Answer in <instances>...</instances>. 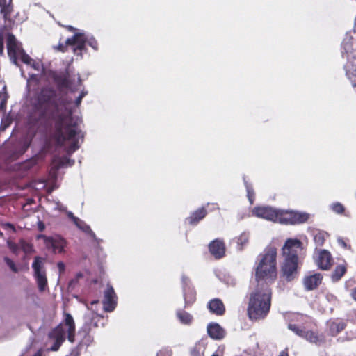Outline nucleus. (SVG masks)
<instances>
[{"instance_id": "864d4df0", "label": "nucleus", "mask_w": 356, "mask_h": 356, "mask_svg": "<svg viewBox=\"0 0 356 356\" xmlns=\"http://www.w3.org/2000/svg\"><path fill=\"white\" fill-rule=\"evenodd\" d=\"M351 296L356 301V287L352 290Z\"/></svg>"}, {"instance_id": "6ab92c4d", "label": "nucleus", "mask_w": 356, "mask_h": 356, "mask_svg": "<svg viewBox=\"0 0 356 356\" xmlns=\"http://www.w3.org/2000/svg\"><path fill=\"white\" fill-rule=\"evenodd\" d=\"M207 307L209 311L216 315H222L225 308L223 302L218 298H214L208 302Z\"/></svg>"}, {"instance_id": "7c9ffc66", "label": "nucleus", "mask_w": 356, "mask_h": 356, "mask_svg": "<svg viewBox=\"0 0 356 356\" xmlns=\"http://www.w3.org/2000/svg\"><path fill=\"white\" fill-rule=\"evenodd\" d=\"M252 216L267 219V207H256L252 210Z\"/></svg>"}, {"instance_id": "7ed1b4c3", "label": "nucleus", "mask_w": 356, "mask_h": 356, "mask_svg": "<svg viewBox=\"0 0 356 356\" xmlns=\"http://www.w3.org/2000/svg\"><path fill=\"white\" fill-rule=\"evenodd\" d=\"M302 249V243L298 239L289 238L282 248L284 262L281 266L283 277L288 282L293 280L298 274V251Z\"/></svg>"}, {"instance_id": "5701e85b", "label": "nucleus", "mask_w": 356, "mask_h": 356, "mask_svg": "<svg viewBox=\"0 0 356 356\" xmlns=\"http://www.w3.org/2000/svg\"><path fill=\"white\" fill-rule=\"evenodd\" d=\"M27 66L31 67L35 71L40 72L42 70V63L40 60H35L32 59L28 54H24L20 59Z\"/></svg>"}, {"instance_id": "393cba45", "label": "nucleus", "mask_w": 356, "mask_h": 356, "mask_svg": "<svg viewBox=\"0 0 356 356\" xmlns=\"http://www.w3.org/2000/svg\"><path fill=\"white\" fill-rule=\"evenodd\" d=\"M1 14L6 19L13 10L12 0H0Z\"/></svg>"}, {"instance_id": "bf43d9fd", "label": "nucleus", "mask_w": 356, "mask_h": 356, "mask_svg": "<svg viewBox=\"0 0 356 356\" xmlns=\"http://www.w3.org/2000/svg\"><path fill=\"white\" fill-rule=\"evenodd\" d=\"M65 85H66L67 86H70V81H69V80H68V78H66V79H65Z\"/></svg>"}, {"instance_id": "f03ea898", "label": "nucleus", "mask_w": 356, "mask_h": 356, "mask_svg": "<svg viewBox=\"0 0 356 356\" xmlns=\"http://www.w3.org/2000/svg\"><path fill=\"white\" fill-rule=\"evenodd\" d=\"M257 289L250 294L248 315L251 320L265 318L267 314V252L264 251L257 258L255 266Z\"/></svg>"}, {"instance_id": "4d7b16f0", "label": "nucleus", "mask_w": 356, "mask_h": 356, "mask_svg": "<svg viewBox=\"0 0 356 356\" xmlns=\"http://www.w3.org/2000/svg\"><path fill=\"white\" fill-rule=\"evenodd\" d=\"M278 356H289V354L286 350H283L280 353Z\"/></svg>"}, {"instance_id": "ea45409f", "label": "nucleus", "mask_w": 356, "mask_h": 356, "mask_svg": "<svg viewBox=\"0 0 356 356\" xmlns=\"http://www.w3.org/2000/svg\"><path fill=\"white\" fill-rule=\"evenodd\" d=\"M2 227L5 230L10 231L13 233L16 232L14 225H13L11 223H9V222L3 223V224H2Z\"/></svg>"}, {"instance_id": "2eb2a0df", "label": "nucleus", "mask_w": 356, "mask_h": 356, "mask_svg": "<svg viewBox=\"0 0 356 356\" xmlns=\"http://www.w3.org/2000/svg\"><path fill=\"white\" fill-rule=\"evenodd\" d=\"M316 264L318 266L323 270H328L332 262V257L330 253L326 250L319 251L316 257Z\"/></svg>"}, {"instance_id": "4c0bfd02", "label": "nucleus", "mask_w": 356, "mask_h": 356, "mask_svg": "<svg viewBox=\"0 0 356 356\" xmlns=\"http://www.w3.org/2000/svg\"><path fill=\"white\" fill-rule=\"evenodd\" d=\"M171 355H172V350L169 348H163L161 350H160L156 354V356H171Z\"/></svg>"}, {"instance_id": "f257e3e1", "label": "nucleus", "mask_w": 356, "mask_h": 356, "mask_svg": "<svg viewBox=\"0 0 356 356\" xmlns=\"http://www.w3.org/2000/svg\"><path fill=\"white\" fill-rule=\"evenodd\" d=\"M55 91L49 88L42 89L35 103L40 123L44 124L47 130L54 131L57 142L65 146L68 156L72 154L83 141L81 129V119L74 117L68 108L61 112L55 104Z\"/></svg>"}, {"instance_id": "e2e57ef3", "label": "nucleus", "mask_w": 356, "mask_h": 356, "mask_svg": "<svg viewBox=\"0 0 356 356\" xmlns=\"http://www.w3.org/2000/svg\"><path fill=\"white\" fill-rule=\"evenodd\" d=\"M57 188V186H54L51 188L48 189V191H49V193H51L54 189H55V188Z\"/></svg>"}, {"instance_id": "c85d7f7f", "label": "nucleus", "mask_w": 356, "mask_h": 356, "mask_svg": "<svg viewBox=\"0 0 356 356\" xmlns=\"http://www.w3.org/2000/svg\"><path fill=\"white\" fill-rule=\"evenodd\" d=\"M78 336L82 337L79 343L80 346H90L93 341V337L89 334V332H84L83 330L79 332Z\"/></svg>"}, {"instance_id": "de8ad7c7", "label": "nucleus", "mask_w": 356, "mask_h": 356, "mask_svg": "<svg viewBox=\"0 0 356 356\" xmlns=\"http://www.w3.org/2000/svg\"><path fill=\"white\" fill-rule=\"evenodd\" d=\"M51 236H47L46 235H44V234H39L37 236V239H42L43 241H44V245H46V244L47 243V241L49 240Z\"/></svg>"}, {"instance_id": "0eeeda50", "label": "nucleus", "mask_w": 356, "mask_h": 356, "mask_svg": "<svg viewBox=\"0 0 356 356\" xmlns=\"http://www.w3.org/2000/svg\"><path fill=\"white\" fill-rule=\"evenodd\" d=\"M33 270V276L38 284V290L40 292L45 291L47 286V279L46 270L44 268V259L40 257H35L32 263Z\"/></svg>"}, {"instance_id": "3c124183", "label": "nucleus", "mask_w": 356, "mask_h": 356, "mask_svg": "<svg viewBox=\"0 0 356 356\" xmlns=\"http://www.w3.org/2000/svg\"><path fill=\"white\" fill-rule=\"evenodd\" d=\"M343 46L346 53H348L351 49V45L348 42H343Z\"/></svg>"}, {"instance_id": "f704fd0d", "label": "nucleus", "mask_w": 356, "mask_h": 356, "mask_svg": "<svg viewBox=\"0 0 356 356\" xmlns=\"http://www.w3.org/2000/svg\"><path fill=\"white\" fill-rule=\"evenodd\" d=\"M330 208L334 213L338 214H341L345 210L344 207L339 202L332 204Z\"/></svg>"}, {"instance_id": "4be33fe9", "label": "nucleus", "mask_w": 356, "mask_h": 356, "mask_svg": "<svg viewBox=\"0 0 356 356\" xmlns=\"http://www.w3.org/2000/svg\"><path fill=\"white\" fill-rule=\"evenodd\" d=\"M327 326L329 334L334 337L343 330L346 324L342 321H329Z\"/></svg>"}, {"instance_id": "bb28decb", "label": "nucleus", "mask_w": 356, "mask_h": 356, "mask_svg": "<svg viewBox=\"0 0 356 356\" xmlns=\"http://www.w3.org/2000/svg\"><path fill=\"white\" fill-rule=\"evenodd\" d=\"M346 266L344 264L337 266L331 275L332 282H336L340 280L346 273Z\"/></svg>"}, {"instance_id": "9d476101", "label": "nucleus", "mask_w": 356, "mask_h": 356, "mask_svg": "<svg viewBox=\"0 0 356 356\" xmlns=\"http://www.w3.org/2000/svg\"><path fill=\"white\" fill-rule=\"evenodd\" d=\"M117 305V296L112 286L108 284L104 291L103 306L106 312H112Z\"/></svg>"}, {"instance_id": "603ef678", "label": "nucleus", "mask_w": 356, "mask_h": 356, "mask_svg": "<svg viewBox=\"0 0 356 356\" xmlns=\"http://www.w3.org/2000/svg\"><path fill=\"white\" fill-rule=\"evenodd\" d=\"M33 80H38L37 75L34 74H29V78L27 79L28 85L29 84L31 81H33Z\"/></svg>"}, {"instance_id": "c9c22d12", "label": "nucleus", "mask_w": 356, "mask_h": 356, "mask_svg": "<svg viewBox=\"0 0 356 356\" xmlns=\"http://www.w3.org/2000/svg\"><path fill=\"white\" fill-rule=\"evenodd\" d=\"M8 247L14 253L17 254L19 251V243H15L12 241H8Z\"/></svg>"}, {"instance_id": "2f4dec72", "label": "nucleus", "mask_w": 356, "mask_h": 356, "mask_svg": "<svg viewBox=\"0 0 356 356\" xmlns=\"http://www.w3.org/2000/svg\"><path fill=\"white\" fill-rule=\"evenodd\" d=\"M243 181L247 192V197L250 204H252L254 201V192L252 185L248 183L245 177H243Z\"/></svg>"}, {"instance_id": "1a4fd4ad", "label": "nucleus", "mask_w": 356, "mask_h": 356, "mask_svg": "<svg viewBox=\"0 0 356 356\" xmlns=\"http://www.w3.org/2000/svg\"><path fill=\"white\" fill-rule=\"evenodd\" d=\"M288 328L292 332H293L298 336L301 337L302 338L306 339L310 343L318 344L322 341V339L314 332L299 328L295 324L289 323L288 325Z\"/></svg>"}, {"instance_id": "13d9d810", "label": "nucleus", "mask_w": 356, "mask_h": 356, "mask_svg": "<svg viewBox=\"0 0 356 356\" xmlns=\"http://www.w3.org/2000/svg\"><path fill=\"white\" fill-rule=\"evenodd\" d=\"M212 356H222V354L220 353V350H218L216 353L213 354Z\"/></svg>"}, {"instance_id": "473e14b6", "label": "nucleus", "mask_w": 356, "mask_h": 356, "mask_svg": "<svg viewBox=\"0 0 356 356\" xmlns=\"http://www.w3.org/2000/svg\"><path fill=\"white\" fill-rule=\"evenodd\" d=\"M6 88L4 82L0 81V110L3 109L6 105Z\"/></svg>"}, {"instance_id": "72a5a7b5", "label": "nucleus", "mask_w": 356, "mask_h": 356, "mask_svg": "<svg viewBox=\"0 0 356 356\" xmlns=\"http://www.w3.org/2000/svg\"><path fill=\"white\" fill-rule=\"evenodd\" d=\"M19 250H22L25 253H31L33 252V245L31 243L25 241L24 240H20L19 241Z\"/></svg>"}, {"instance_id": "37998d69", "label": "nucleus", "mask_w": 356, "mask_h": 356, "mask_svg": "<svg viewBox=\"0 0 356 356\" xmlns=\"http://www.w3.org/2000/svg\"><path fill=\"white\" fill-rule=\"evenodd\" d=\"M66 212V214L67 216V217L72 220V221L74 222V224L75 223V222L76 221V219H78L79 218L78 217H76L74 213L72 212V211H65Z\"/></svg>"}, {"instance_id": "20e7f679", "label": "nucleus", "mask_w": 356, "mask_h": 356, "mask_svg": "<svg viewBox=\"0 0 356 356\" xmlns=\"http://www.w3.org/2000/svg\"><path fill=\"white\" fill-rule=\"evenodd\" d=\"M74 336L75 325L74 319L70 314H65L63 323H61L49 333V338L54 341V345L49 349L52 351L58 350L66 337L69 341L73 343Z\"/></svg>"}, {"instance_id": "a18cd8bd", "label": "nucleus", "mask_w": 356, "mask_h": 356, "mask_svg": "<svg viewBox=\"0 0 356 356\" xmlns=\"http://www.w3.org/2000/svg\"><path fill=\"white\" fill-rule=\"evenodd\" d=\"M55 209H57V210H59V211H65L67 208L66 207H65L64 205H63L61 203H60L59 202H56L55 203Z\"/></svg>"}, {"instance_id": "338daca9", "label": "nucleus", "mask_w": 356, "mask_h": 356, "mask_svg": "<svg viewBox=\"0 0 356 356\" xmlns=\"http://www.w3.org/2000/svg\"><path fill=\"white\" fill-rule=\"evenodd\" d=\"M97 303H98V301H97V300H94V301H92V302H91V305L92 306V305H95V304H97Z\"/></svg>"}, {"instance_id": "ddd939ff", "label": "nucleus", "mask_w": 356, "mask_h": 356, "mask_svg": "<svg viewBox=\"0 0 356 356\" xmlns=\"http://www.w3.org/2000/svg\"><path fill=\"white\" fill-rule=\"evenodd\" d=\"M276 256V249L268 248V282L274 281L277 277Z\"/></svg>"}, {"instance_id": "4468645a", "label": "nucleus", "mask_w": 356, "mask_h": 356, "mask_svg": "<svg viewBox=\"0 0 356 356\" xmlns=\"http://www.w3.org/2000/svg\"><path fill=\"white\" fill-rule=\"evenodd\" d=\"M65 245V241L63 238L60 236H51L45 246L54 254H60L64 251Z\"/></svg>"}, {"instance_id": "58836bf2", "label": "nucleus", "mask_w": 356, "mask_h": 356, "mask_svg": "<svg viewBox=\"0 0 356 356\" xmlns=\"http://www.w3.org/2000/svg\"><path fill=\"white\" fill-rule=\"evenodd\" d=\"M314 240L318 245H322L324 243V236L321 233L316 234Z\"/></svg>"}, {"instance_id": "0e129e2a", "label": "nucleus", "mask_w": 356, "mask_h": 356, "mask_svg": "<svg viewBox=\"0 0 356 356\" xmlns=\"http://www.w3.org/2000/svg\"><path fill=\"white\" fill-rule=\"evenodd\" d=\"M26 147L24 148L23 149L21 150L20 153L19 154V155L22 154L24 153V152L26 151Z\"/></svg>"}, {"instance_id": "423d86ee", "label": "nucleus", "mask_w": 356, "mask_h": 356, "mask_svg": "<svg viewBox=\"0 0 356 356\" xmlns=\"http://www.w3.org/2000/svg\"><path fill=\"white\" fill-rule=\"evenodd\" d=\"M67 46L71 47V50L77 56H82V51H85L86 44L90 46L95 51L99 49V44L95 37L86 33L84 31H79L74 35L67 39Z\"/></svg>"}, {"instance_id": "49530a36", "label": "nucleus", "mask_w": 356, "mask_h": 356, "mask_svg": "<svg viewBox=\"0 0 356 356\" xmlns=\"http://www.w3.org/2000/svg\"><path fill=\"white\" fill-rule=\"evenodd\" d=\"M337 242L343 248H350V245L348 246L342 238H338Z\"/></svg>"}, {"instance_id": "774afa93", "label": "nucleus", "mask_w": 356, "mask_h": 356, "mask_svg": "<svg viewBox=\"0 0 356 356\" xmlns=\"http://www.w3.org/2000/svg\"><path fill=\"white\" fill-rule=\"evenodd\" d=\"M350 69H347V70H346V74H347V75H348V76H349V75H350Z\"/></svg>"}, {"instance_id": "412c9836", "label": "nucleus", "mask_w": 356, "mask_h": 356, "mask_svg": "<svg viewBox=\"0 0 356 356\" xmlns=\"http://www.w3.org/2000/svg\"><path fill=\"white\" fill-rule=\"evenodd\" d=\"M207 215V210L204 208H199L194 212H193L190 216H188L186 221L188 222L190 225H197L200 220L203 219Z\"/></svg>"}, {"instance_id": "79ce46f5", "label": "nucleus", "mask_w": 356, "mask_h": 356, "mask_svg": "<svg viewBox=\"0 0 356 356\" xmlns=\"http://www.w3.org/2000/svg\"><path fill=\"white\" fill-rule=\"evenodd\" d=\"M81 277H82V274H81V273L77 274L76 277L70 282L69 286L72 287V288L74 287L75 285L76 284V283L78 282L79 279Z\"/></svg>"}, {"instance_id": "a211bd4d", "label": "nucleus", "mask_w": 356, "mask_h": 356, "mask_svg": "<svg viewBox=\"0 0 356 356\" xmlns=\"http://www.w3.org/2000/svg\"><path fill=\"white\" fill-rule=\"evenodd\" d=\"M209 336L216 340H220L225 336V331L217 323H211L207 325Z\"/></svg>"}, {"instance_id": "052dcab7", "label": "nucleus", "mask_w": 356, "mask_h": 356, "mask_svg": "<svg viewBox=\"0 0 356 356\" xmlns=\"http://www.w3.org/2000/svg\"><path fill=\"white\" fill-rule=\"evenodd\" d=\"M34 356H42V351H38Z\"/></svg>"}, {"instance_id": "c756f323", "label": "nucleus", "mask_w": 356, "mask_h": 356, "mask_svg": "<svg viewBox=\"0 0 356 356\" xmlns=\"http://www.w3.org/2000/svg\"><path fill=\"white\" fill-rule=\"evenodd\" d=\"M37 163V159L31 158L24 162L18 164V170L21 171H26L32 168Z\"/></svg>"}, {"instance_id": "69168bd1", "label": "nucleus", "mask_w": 356, "mask_h": 356, "mask_svg": "<svg viewBox=\"0 0 356 356\" xmlns=\"http://www.w3.org/2000/svg\"><path fill=\"white\" fill-rule=\"evenodd\" d=\"M72 355H74V356H79V353L76 350L75 352H73Z\"/></svg>"}, {"instance_id": "6e6552de", "label": "nucleus", "mask_w": 356, "mask_h": 356, "mask_svg": "<svg viewBox=\"0 0 356 356\" xmlns=\"http://www.w3.org/2000/svg\"><path fill=\"white\" fill-rule=\"evenodd\" d=\"M7 49L8 56L12 63L19 66L17 58L21 59L22 56L26 54V53L22 49L21 43L17 40L16 38L13 34H8L7 36Z\"/></svg>"}, {"instance_id": "39448f33", "label": "nucleus", "mask_w": 356, "mask_h": 356, "mask_svg": "<svg viewBox=\"0 0 356 356\" xmlns=\"http://www.w3.org/2000/svg\"><path fill=\"white\" fill-rule=\"evenodd\" d=\"M309 218L307 213L284 211L268 207V220L280 224H298L306 222Z\"/></svg>"}, {"instance_id": "aec40b11", "label": "nucleus", "mask_w": 356, "mask_h": 356, "mask_svg": "<svg viewBox=\"0 0 356 356\" xmlns=\"http://www.w3.org/2000/svg\"><path fill=\"white\" fill-rule=\"evenodd\" d=\"M250 238V232L249 231L243 232L239 236L233 238L236 244V249L242 251L248 245Z\"/></svg>"}, {"instance_id": "f8f14e48", "label": "nucleus", "mask_w": 356, "mask_h": 356, "mask_svg": "<svg viewBox=\"0 0 356 356\" xmlns=\"http://www.w3.org/2000/svg\"><path fill=\"white\" fill-rule=\"evenodd\" d=\"M181 283L185 306L187 307L195 302V291L191 286L189 279L184 275L181 277Z\"/></svg>"}, {"instance_id": "b1692460", "label": "nucleus", "mask_w": 356, "mask_h": 356, "mask_svg": "<svg viewBox=\"0 0 356 356\" xmlns=\"http://www.w3.org/2000/svg\"><path fill=\"white\" fill-rule=\"evenodd\" d=\"M74 225L79 228L80 230L83 232L88 234L90 237H92L95 241L99 242V239L96 238L95 233L91 230L89 225H88L84 221L81 220L80 218L76 219Z\"/></svg>"}, {"instance_id": "dca6fc26", "label": "nucleus", "mask_w": 356, "mask_h": 356, "mask_svg": "<svg viewBox=\"0 0 356 356\" xmlns=\"http://www.w3.org/2000/svg\"><path fill=\"white\" fill-rule=\"evenodd\" d=\"M210 253L216 258L220 259L225 256V245L220 239H215L209 245Z\"/></svg>"}, {"instance_id": "8fccbe9b", "label": "nucleus", "mask_w": 356, "mask_h": 356, "mask_svg": "<svg viewBox=\"0 0 356 356\" xmlns=\"http://www.w3.org/2000/svg\"><path fill=\"white\" fill-rule=\"evenodd\" d=\"M57 266H58V270H59V273H62L64 272L65 270V264L63 262H58V264H57Z\"/></svg>"}, {"instance_id": "a19ab883", "label": "nucleus", "mask_w": 356, "mask_h": 356, "mask_svg": "<svg viewBox=\"0 0 356 356\" xmlns=\"http://www.w3.org/2000/svg\"><path fill=\"white\" fill-rule=\"evenodd\" d=\"M55 49L60 51L65 52V51H67L68 49H71V47L67 46V41H66L65 46L63 44H60L58 46L55 47Z\"/></svg>"}, {"instance_id": "c03bdc74", "label": "nucleus", "mask_w": 356, "mask_h": 356, "mask_svg": "<svg viewBox=\"0 0 356 356\" xmlns=\"http://www.w3.org/2000/svg\"><path fill=\"white\" fill-rule=\"evenodd\" d=\"M86 92H82L79 95V97H77L76 98V100H75V105H76V106H78L81 104V100H82L83 97L86 95Z\"/></svg>"}, {"instance_id": "680f3d73", "label": "nucleus", "mask_w": 356, "mask_h": 356, "mask_svg": "<svg viewBox=\"0 0 356 356\" xmlns=\"http://www.w3.org/2000/svg\"><path fill=\"white\" fill-rule=\"evenodd\" d=\"M353 86L356 88V80H351Z\"/></svg>"}, {"instance_id": "cd10ccee", "label": "nucleus", "mask_w": 356, "mask_h": 356, "mask_svg": "<svg viewBox=\"0 0 356 356\" xmlns=\"http://www.w3.org/2000/svg\"><path fill=\"white\" fill-rule=\"evenodd\" d=\"M177 316L180 322L185 325H189L193 321V316L189 313L184 311V310H178L177 312Z\"/></svg>"}, {"instance_id": "5fc2aeb1", "label": "nucleus", "mask_w": 356, "mask_h": 356, "mask_svg": "<svg viewBox=\"0 0 356 356\" xmlns=\"http://www.w3.org/2000/svg\"><path fill=\"white\" fill-rule=\"evenodd\" d=\"M3 40L0 38V54H3Z\"/></svg>"}, {"instance_id": "f3484780", "label": "nucleus", "mask_w": 356, "mask_h": 356, "mask_svg": "<svg viewBox=\"0 0 356 356\" xmlns=\"http://www.w3.org/2000/svg\"><path fill=\"white\" fill-rule=\"evenodd\" d=\"M323 276L321 273H315L306 276L304 278L303 284L307 291H312L316 289L321 283Z\"/></svg>"}, {"instance_id": "e433bc0d", "label": "nucleus", "mask_w": 356, "mask_h": 356, "mask_svg": "<svg viewBox=\"0 0 356 356\" xmlns=\"http://www.w3.org/2000/svg\"><path fill=\"white\" fill-rule=\"evenodd\" d=\"M4 261L6 264L8 266V267L10 268V270L14 273L18 272V268L16 267L15 263L8 257H4Z\"/></svg>"}, {"instance_id": "a878e982", "label": "nucleus", "mask_w": 356, "mask_h": 356, "mask_svg": "<svg viewBox=\"0 0 356 356\" xmlns=\"http://www.w3.org/2000/svg\"><path fill=\"white\" fill-rule=\"evenodd\" d=\"M74 163V161L67 158V156L57 158L54 160V168L57 170L60 168L72 166Z\"/></svg>"}, {"instance_id": "6e6d98bb", "label": "nucleus", "mask_w": 356, "mask_h": 356, "mask_svg": "<svg viewBox=\"0 0 356 356\" xmlns=\"http://www.w3.org/2000/svg\"><path fill=\"white\" fill-rule=\"evenodd\" d=\"M67 29H68L69 31H75V32H74V33H75L76 32H77V31H79V30H78V29H76L74 28V27H73V26H67Z\"/></svg>"}, {"instance_id": "9b49d317", "label": "nucleus", "mask_w": 356, "mask_h": 356, "mask_svg": "<svg viewBox=\"0 0 356 356\" xmlns=\"http://www.w3.org/2000/svg\"><path fill=\"white\" fill-rule=\"evenodd\" d=\"M102 319V316L97 314V312L88 309V311L83 316V325L82 330L84 332H90L92 327L98 326V322Z\"/></svg>"}, {"instance_id": "09e8293b", "label": "nucleus", "mask_w": 356, "mask_h": 356, "mask_svg": "<svg viewBox=\"0 0 356 356\" xmlns=\"http://www.w3.org/2000/svg\"><path fill=\"white\" fill-rule=\"evenodd\" d=\"M37 227H38V229L40 232H42L45 229V225L44 223L41 221V220H38V222H37Z\"/></svg>"}]
</instances>
